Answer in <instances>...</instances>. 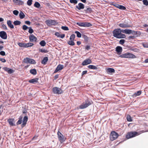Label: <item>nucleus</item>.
<instances>
[{
	"mask_svg": "<svg viewBox=\"0 0 148 148\" xmlns=\"http://www.w3.org/2000/svg\"><path fill=\"white\" fill-rule=\"evenodd\" d=\"M121 33L130 34L132 33V30L127 29L121 30L120 28H117L114 29L112 32L113 36L114 37L118 38H125V35Z\"/></svg>",
	"mask_w": 148,
	"mask_h": 148,
	"instance_id": "1",
	"label": "nucleus"
},
{
	"mask_svg": "<svg viewBox=\"0 0 148 148\" xmlns=\"http://www.w3.org/2000/svg\"><path fill=\"white\" fill-rule=\"evenodd\" d=\"M120 57L121 58H136V56L133 54L130 53H126L121 55Z\"/></svg>",
	"mask_w": 148,
	"mask_h": 148,
	"instance_id": "2",
	"label": "nucleus"
},
{
	"mask_svg": "<svg viewBox=\"0 0 148 148\" xmlns=\"http://www.w3.org/2000/svg\"><path fill=\"white\" fill-rule=\"evenodd\" d=\"M139 134L137 132H130L127 133L126 137L127 139H129L138 135Z\"/></svg>",
	"mask_w": 148,
	"mask_h": 148,
	"instance_id": "3",
	"label": "nucleus"
},
{
	"mask_svg": "<svg viewBox=\"0 0 148 148\" xmlns=\"http://www.w3.org/2000/svg\"><path fill=\"white\" fill-rule=\"evenodd\" d=\"M92 102L89 101L88 100H86L85 103H82L79 106V108L81 109H83L87 107L88 106L91 105Z\"/></svg>",
	"mask_w": 148,
	"mask_h": 148,
	"instance_id": "4",
	"label": "nucleus"
},
{
	"mask_svg": "<svg viewBox=\"0 0 148 148\" xmlns=\"http://www.w3.org/2000/svg\"><path fill=\"white\" fill-rule=\"evenodd\" d=\"M118 134L114 131L111 132L110 135V138L111 140L113 141L116 139L118 137Z\"/></svg>",
	"mask_w": 148,
	"mask_h": 148,
	"instance_id": "5",
	"label": "nucleus"
},
{
	"mask_svg": "<svg viewBox=\"0 0 148 148\" xmlns=\"http://www.w3.org/2000/svg\"><path fill=\"white\" fill-rule=\"evenodd\" d=\"M76 24L80 26L86 27H91L92 25L90 23L86 22H78Z\"/></svg>",
	"mask_w": 148,
	"mask_h": 148,
	"instance_id": "6",
	"label": "nucleus"
},
{
	"mask_svg": "<svg viewBox=\"0 0 148 148\" xmlns=\"http://www.w3.org/2000/svg\"><path fill=\"white\" fill-rule=\"evenodd\" d=\"M24 62L27 64H35L36 62L35 60L29 58H26L24 59Z\"/></svg>",
	"mask_w": 148,
	"mask_h": 148,
	"instance_id": "7",
	"label": "nucleus"
},
{
	"mask_svg": "<svg viewBox=\"0 0 148 148\" xmlns=\"http://www.w3.org/2000/svg\"><path fill=\"white\" fill-rule=\"evenodd\" d=\"M45 23L48 26L55 25L58 24L56 21L51 20H46L45 21Z\"/></svg>",
	"mask_w": 148,
	"mask_h": 148,
	"instance_id": "8",
	"label": "nucleus"
},
{
	"mask_svg": "<svg viewBox=\"0 0 148 148\" xmlns=\"http://www.w3.org/2000/svg\"><path fill=\"white\" fill-rule=\"evenodd\" d=\"M53 91L54 93L58 94H61L63 92L62 90L60 88L57 87L53 88Z\"/></svg>",
	"mask_w": 148,
	"mask_h": 148,
	"instance_id": "9",
	"label": "nucleus"
},
{
	"mask_svg": "<svg viewBox=\"0 0 148 148\" xmlns=\"http://www.w3.org/2000/svg\"><path fill=\"white\" fill-rule=\"evenodd\" d=\"M57 134L59 140L61 143L64 142L65 141V139L63 135L59 132H58Z\"/></svg>",
	"mask_w": 148,
	"mask_h": 148,
	"instance_id": "10",
	"label": "nucleus"
},
{
	"mask_svg": "<svg viewBox=\"0 0 148 148\" xmlns=\"http://www.w3.org/2000/svg\"><path fill=\"white\" fill-rule=\"evenodd\" d=\"M0 36L1 38L4 39H6L7 37L6 33L3 31L0 32Z\"/></svg>",
	"mask_w": 148,
	"mask_h": 148,
	"instance_id": "11",
	"label": "nucleus"
},
{
	"mask_svg": "<svg viewBox=\"0 0 148 148\" xmlns=\"http://www.w3.org/2000/svg\"><path fill=\"white\" fill-rule=\"evenodd\" d=\"M92 61L89 59H88L85 60L82 62V64L83 66L87 65L91 63Z\"/></svg>",
	"mask_w": 148,
	"mask_h": 148,
	"instance_id": "12",
	"label": "nucleus"
},
{
	"mask_svg": "<svg viewBox=\"0 0 148 148\" xmlns=\"http://www.w3.org/2000/svg\"><path fill=\"white\" fill-rule=\"evenodd\" d=\"M63 67L64 66L63 65L59 64L57 66V68L55 71L54 73H56L58 72V71L62 70L63 69Z\"/></svg>",
	"mask_w": 148,
	"mask_h": 148,
	"instance_id": "13",
	"label": "nucleus"
},
{
	"mask_svg": "<svg viewBox=\"0 0 148 148\" xmlns=\"http://www.w3.org/2000/svg\"><path fill=\"white\" fill-rule=\"evenodd\" d=\"M29 39L31 42H34L36 41L37 38L33 35H32L29 36Z\"/></svg>",
	"mask_w": 148,
	"mask_h": 148,
	"instance_id": "14",
	"label": "nucleus"
},
{
	"mask_svg": "<svg viewBox=\"0 0 148 148\" xmlns=\"http://www.w3.org/2000/svg\"><path fill=\"white\" fill-rule=\"evenodd\" d=\"M3 69L5 71H7L8 73L10 74H11L14 72V71L13 70L7 67H4Z\"/></svg>",
	"mask_w": 148,
	"mask_h": 148,
	"instance_id": "15",
	"label": "nucleus"
},
{
	"mask_svg": "<svg viewBox=\"0 0 148 148\" xmlns=\"http://www.w3.org/2000/svg\"><path fill=\"white\" fill-rule=\"evenodd\" d=\"M28 120V117L27 116H24L23 120V123L21 125L22 127H24L26 124V122Z\"/></svg>",
	"mask_w": 148,
	"mask_h": 148,
	"instance_id": "16",
	"label": "nucleus"
},
{
	"mask_svg": "<svg viewBox=\"0 0 148 148\" xmlns=\"http://www.w3.org/2000/svg\"><path fill=\"white\" fill-rule=\"evenodd\" d=\"M84 5L82 3H80L78 4V6H76V7L79 10H80L81 9H83L84 8Z\"/></svg>",
	"mask_w": 148,
	"mask_h": 148,
	"instance_id": "17",
	"label": "nucleus"
},
{
	"mask_svg": "<svg viewBox=\"0 0 148 148\" xmlns=\"http://www.w3.org/2000/svg\"><path fill=\"white\" fill-rule=\"evenodd\" d=\"M116 50L118 54H120L122 51V48L121 47L117 46L116 48Z\"/></svg>",
	"mask_w": 148,
	"mask_h": 148,
	"instance_id": "18",
	"label": "nucleus"
},
{
	"mask_svg": "<svg viewBox=\"0 0 148 148\" xmlns=\"http://www.w3.org/2000/svg\"><path fill=\"white\" fill-rule=\"evenodd\" d=\"M119 26L120 27L122 28H127L130 27V26L124 23L120 24L119 25Z\"/></svg>",
	"mask_w": 148,
	"mask_h": 148,
	"instance_id": "19",
	"label": "nucleus"
},
{
	"mask_svg": "<svg viewBox=\"0 0 148 148\" xmlns=\"http://www.w3.org/2000/svg\"><path fill=\"white\" fill-rule=\"evenodd\" d=\"M8 121L10 125L11 126H14L15 125L14 120L12 119H9L8 120Z\"/></svg>",
	"mask_w": 148,
	"mask_h": 148,
	"instance_id": "20",
	"label": "nucleus"
},
{
	"mask_svg": "<svg viewBox=\"0 0 148 148\" xmlns=\"http://www.w3.org/2000/svg\"><path fill=\"white\" fill-rule=\"evenodd\" d=\"M7 24L8 26L11 28H13L14 26L12 23V22L10 20H8L7 22Z\"/></svg>",
	"mask_w": 148,
	"mask_h": 148,
	"instance_id": "21",
	"label": "nucleus"
},
{
	"mask_svg": "<svg viewBox=\"0 0 148 148\" xmlns=\"http://www.w3.org/2000/svg\"><path fill=\"white\" fill-rule=\"evenodd\" d=\"M38 78H36L29 80V82L33 84H34L38 82Z\"/></svg>",
	"mask_w": 148,
	"mask_h": 148,
	"instance_id": "22",
	"label": "nucleus"
},
{
	"mask_svg": "<svg viewBox=\"0 0 148 148\" xmlns=\"http://www.w3.org/2000/svg\"><path fill=\"white\" fill-rule=\"evenodd\" d=\"M48 60V58L47 57H44L43 60L41 61L42 64H46Z\"/></svg>",
	"mask_w": 148,
	"mask_h": 148,
	"instance_id": "23",
	"label": "nucleus"
},
{
	"mask_svg": "<svg viewBox=\"0 0 148 148\" xmlns=\"http://www.w3.org/2000/svg\"><path fill=\"white\" fill-rule=\"evenodd\" d=\"M106 71L107 73H113L114 72L115 70L113 68H109L107 69Z\"/></svg>",
	"mask_w": 148,
	"mask_h": 148,
	"instance_id": "24",
	"label": "nucleus"
},
{
	"mask_svg": "<svg viewBox=\"0 0 148 148\" xmlns=\"http://www.w3.org/2000/svg\"><path fill=\"white\" fill-rule=\"evenodd\" d=\"M84 11L86 13H91L92 11V9L90 8H85Z\"/></svg>",
	"mask_w": 148,
	"mask_h": 148,
	"instance_id": "25",
	"label": "nucleus"
},
{
	"mask_svg": "<svg viewBox=\"0 0 148 148\" xmlns=\"http://www.w3.org/2000/svg\"><path fill=\"white\" fill-rule=\"evenodd\" d=\"M20 18L21 19H23L25 17V15L22 11H21L19 14Z\"/></svg>",
	"mask_w": 148,
	"mask_h": 148,
	"instance_id": "26",
	"label": "nucleus"
},
{
	"mask_svg": "<svg viewBox=\"0 0 148 148\" xmlns=\"http://www.w3.org/2000/svg\"><path fill=\"white\" fill-rule=\"evenodd\" d=\"M34 45V44L32 43L29 42L25 43V48L28 47H31Z\"/></svg>",
	"mask_w": 148,
	"mask_h": 148,
	"instance_id": "27",
	"label": "nucleus"
},
{
	"mask_svg": "<svg viewBox=\"0 0 148 148\" xmlns=\"http://www.w3.org/2000/svg\"><path fill=\"white\" fill-rule=\"evenodd\" d=\"M141 94V92L140 91H138L136 92L133 95V97H135L137 96H139Z\"/></svg>",
	"mask_w": 148,
	"mask_h": 148,
	"instance_id": "28",
	"label": "nucleus"
},
{
	"mask_svg": "<svg viewBox=\"0 0 148 148\" xmlns=\"http://www.w3.org/2000/svg\"><path fill=\"white\" fill-rule=\"evenodd\" d=\"M30 72L34 75H35L37 73L36 70L35 69L30 70Z\"/></svg>",
	"mask_w": 148,
	"mask_h": 148,
	"instance_id": "29",
	"label": "nucleus"
},
{
	"mask_svg": "<svg viewBox=\"0 0 148 148\" xmlns=\"http://www.w3.org/2000/svg\"><path fill=\"white\" fill-rule=\"evenodd\" d=\"M88 68L91 69H97V67L93 65H89L88 66Z\"/></svg>",
	"mask_w": 148,
	"mask_h": 148,
	"instance_id": "30",
	"label": "nucleus"
},
{
	"mask_svg": "<svg viewBox=\"0 0 148 148\" xmlns=\"http://www.w3.org/2000/svg\"><path fill=\"white\" fill-rule=\"evenodd\" d=\"M73 41L74 40H70L68 42V44L70 45L73 46L75 45V43L73 42Z\"/></svg>",
	"mask_w": 148,
	"mask_h": 148,
	"instance_id": "31",
	"label": "nucleus"
},
{
	"mask_svg": "<svg viewBox=\"0 0 148 148\" xmlns=\"http://www.w3.org/2000/svg\"><path fill=\"white\" fill-rule=\"evenodd\" d=\"M21 23V22L18 21H16L14 22V24L15 25H20Z\"/></svg>",
	"mask_w": 148,
	"mask_h": 148,
	"instance_id": "32",
	"label": "nucleus"
},
{
	"mask_svg": "<svg viewBox=\"0 0 148 148\" xmlns=\"http://www.w3.org/2000/svg\"><path fill=\"white\" fill-rule=\"evenodd\" d=\"M40 44L42 46L44 47L45 46L46 43L44 40H43L40 41Z\"/></svg>",
	"mask_w": 148,
	"mask_h": 148,
	"instance_id": "33",
	"label": "nucleus"
},
{
	"mask_svg": "<svg viewBox=\"0 0 148 148\" xmlns=\"http://www.w3.org/2000/svg\"><path fill=\"white\" fill-rule=\"evenodd\" d=\"M34 6L36 8H39L40 6V4L38 2H36L34 4Z\"/></svg>",
	"mask_w": 148,
	"mask_h": 148,
	"instance_id": "34",
	"label": "nucleus"
},
{
	"mask_svg": "<svg viewBox=\"0 0 148 148\" xmlns=\"http://www.w3.org/2000/svg\"><path fill=\"white\" fill-rule=\"evenodd\" d=\"M75 33L76 34L77 36L78 37L80 38L81 37V34L79 32L76 31L75 32Z\"/></svg>",
	"mask_w": 148,
	"mask_h": 148,
	"instance_id": "35",
	"label": "nucleus"
},
{
	"mask_svg": "<svg viewBox=\"0 0 148 148\" xmlns=\"http://www.w3.org/2000/svg\"><path fill=\"white\" fill-rule=\"evenodd\" d=\"M119 8L123 10H125L126 9V8L125 7L119 5Z\"/></svg>",
	"mask_w": 148,
	"mask_h": 148,
	"instance_id": "36",
	"label": "nucleus"
},
{
	"mask_svg": "<svg viewBox=\"0 0 148 148\" xmlns=\"http://www.w3.org/2000/svg\"><path fill=\"white\" fill-rule=\"evenodd\" d=\"M75 37V35L74 34H72L71 35L70 38V40H74Z\"/></svg>",
	"mask_w": 148,
	"mask_h": 148,
	"instance_id": "37",
	"label": "nucleus"
},
{
	"mask_svg": "<svg viewBox=\"0 0 148 148\" xmlns=\"http://www.w3.org/2000/svg\"><path fill=\"white\" fill-rule=\"evenodd\" d=\"M142 45L145 48H148V43H142Z\"/></svg>",
	"mask_w": 148,
	"mask_h": 148,
	"instance_id": "38",
	"label": "nucleus"
},
{
	"mask_svg": "<svg viewBox=\"0 0 148 148\" xmlns=\"http://www.w3.org/2000/svg\"><path fill=\"white\" fill-rule=\"evenodd\" d=\"M25 43H19L18 44V45L21 47H25Z\"/></svg>",
	"mask_w": 148,
	"mask_h": 148,
	"instance_id": "39",
	"label": "nucleus"
},
{
	"mask_svg": "<svg viewBox=\"0 0 148 148\" xmlns=\"http://www.w3.org/2000/svg\"><path fill=\"white\" fill-rule=\"evenodd\" d=\"M127 119L128 121H132V119L131 116L129 115H128L127 117Z\"/></svg>",
	"mask_w": 148,
	"mask_h": 148,
	"instance_id": "40",
	"label": "nucleus"
},
{
	"mask_svg": "<svg viewBox=\"0 0 148 148\" xmlns=\"http://www.w3.org/2000/svg\"><path fill=\"white\" fill-rule=\"evenodd\" d=\"M61 29L65 31H67L69 30V28L68 27L66 26H62L61 27Z\"/></svg>",
	"mask_w": 148,
	"mask_h": 148,
	"instance_id": "41",
	"label": "nucleus"
},
{
	"mask_svg": "<svg viewBox=\"0 0 148 148\" xmlns=\"http://www.w3.org/2000/svg\"><path fill=\"white\" fill-rule=\"evenodd\" d=\"M16 1L18 3L19 5H22L23 4V1L21 0H16Z\"/></svg>",
	"mask_w": 148,
	"mask_h": 148,
	"instance_id": "42",
	"label": "nucleus"
},
{
	"mask_svg": "<svg viewBox=\"0 0 148 148\" xmlns=\"http://www.w3.org/2000/svg\"><path fill=\"white\" fill-rule=\"evenodd\" d=\"M143 2L144 5L146 6L148 5V1L147 0H143Z\"/></svg>",
	"mask_w": 148,
	"mask_h": 148,
	"instance_id": "43",
	"label": "nucleus"
},
{
	"mask_svg": "<svg viewBox=\"0 0 148 148\" xmlns=\"http://www.w3.org/2000/svg\"><path fill=\"white\" fill-rule=\"evenodd\" d=\"M70 2L72 3L76 4L77 3V1L76 0H70Z\"/></svg>",
	"mask_w": 148,
	"mask_h": 148,
	"instance_id": "44",
	"label": "nucleus"
},
{
	"mask_svg": "<svg viewBox=\"0 0 148 148\" xmlns=\"http://www.w3.org/2000/svg\"><path fill=\"white\" fill-rule=\"evenodd\" d=\"M82 37L84 38L85 40L87 41L88 40V38L87 36L84 35H82Z\"/></svg>",
	"mask_w": 148,
	"mask_h": 148,
	"instance_id": "45",
	"label": "nucleus"
},
{
	"mask_svg": "<svg viewBox=\"0 0 148 148\" xmlns=\"http://www.w3.org/2000/svg\"><path fill=\"white\" fill-rule=\"evenodd\" d=\"M13 14L16 16H17L18 14L19 13L18 11L16 10H14L13 11Z\"/></svg>",
	"mask_w": 148,
	"mask_h": 148,
	"instance_id": "46",
	"label": "nucleus"
},
{
	"mask_svg": "<svg viewBox=\"0 0 148 148\" xmlns=\"http://www.w3.org/2000/svg\"><path fill=\"white\" fill-rule=\"evenodd\" d=\"M32 0H28L27 1V4L29 6H30L32 4Z\"/></svg>",
	"mask_w": 148,
	"mask_h": 148,
	"instance_id": "47",
	"label": "nucleus"
},
{
	"mask_svg": "<svg viewBox=\"0 0 148 148\" xmlns=\"http://www.w3.org/2000/svg\"><path fill=\"white\" fill-rule=\"evenodd\" d=\"M29 30L28 31L29 32V33L32 34L34 32L33 29L31 28V27H29Z\"/></svg>",
	"mask_w": 148,
	"mask_h": 148,
	"instance_id": "48",
	"label": "nucleus"
},
{
	"mask_svg": "<svg viewBox=\"0 0 148 148\" xmlns=\"http://www.w3.org/2000/svg\"><path fill=\"white\" fill-rule=\"evenodd\" d=\"M28 28H29V27L25 25H24L23 26V29L25 30H27Z\"/></svg>",
	"mask_w": 148,
	"mask_h": 148,
	"instance_id": "49",
	"label": "nucleus"
},
{
	"mask_svg": "<svg viewBox=\"0 0 148 148\" xmlns=\"http://www.w3.org/2000/svg\"><path fill=\"white\" fill-rule=\"evenodd\" d=\"M125 42V40L124 39H121L119 41V43L123 45Z\"/></svg>",
	"mask_w": 148,
	"mask_h": 148,
	"instance_id": "50",
	"label": "nucleus"
},
{
	"mask_svg": "<svg viewBox=\"0 0 148 148\" xmlns=\"http://www.w3.org/2000/svg\"><path fill=\"white\" fill-rule=\"evenodd\" d=\"M22 118H21L20 119H19V120L18 121L17 124V125L20 124H21L22 123Z\"/></svg>",
	"mask_w": 148,
	"mask_h": 148,
	"instance_id": "51",
	"label": "nucleus"
},
{
	"mask_svg": "<svg viewBox=\"0 0 148 148\" xmlns=\"http://www.w3.org/2000/svg\"><path fill=\"white\" fill-rule=\"evenodd\" d=\"M0 54L3 56H5V52L3 51H1L0 52Z\"/></svg>",
	"mask_w": 148,
	"mask_h": 148,
	"instance_id": "52",
	"label": "nucleus"
},
{
	"mask_svg": "<svg viewBox=\"0 0 148 148\" xmlns=\"http://www.w3.org/2000/svg\"><path fill=\"white\" fill-rule=\"evenodd\" d=\"M39 51H40L42 52H44V53H46L47 52V51L46 50H45V49H40L39 50Z\"/></svg>",
	"mask_w": 148,
	"mask_h": 148,
	"instance_id": "53",
	"label": "nucleus"
},
{
	"mask_svg": "<svg viewBox=\"0 0 148 148\" xmlns=\"http://www.w3.org/2000/svg\"><path fill=\"white\" fill-rule=\"evenodd\" d=\"M55 35L59 37L60 36V34L58 32H56L55 33Z\"/></svg>",
	"mask_w": 148,
	"mask_h": 148,
	"instance_id": "54",
	"label": "nucleus"
},
{
	"mask_svg": "<svg viewBox=\"0 0 148 148\" xmlns=\"http://www.w3.org/2000/svg\"><path fill=\"white\" fill-rule=\"evenodd\" d=\"M113 5L116 7L119 8V5L117 3H114L113 4Z\"/></svg>",
	"mask_w": 148,
	"mask_h": 148,
	"instance_id": "55",
	"label": "nucleus"
},
{
	"mask_svg": "<svg viewBox=\"0 0 148 148\" xmlns=\"http://www.w3.org/2000/svg\"><path fill=\"white\" fill-rule=\"evenodd\" d=\"M0 60L3 62H6L4 58H0Z\"/></svg>",
	"mask_w": 148,
	"mask_h": 148,
	"instance_id": "56",
	"label": "nucleus"
},
{
	"mask_svg": "<svg viewBox=\"0 0 148 148\" xmlns=\"http://www.w3.org/2000/svg\"><path fill=\"white\" fill-rule=\"evenodd\" d=\"M25 23L28 25H30V22L29 21H25Z\"/></svg>",
	"mask_w": 148,
	"mask_h": 148,
	"instance_id": "57",
	"label": "nucleus"
},
{
	"mask_svg": "<svg viewBox=\"0 0 148 148\" xmlns=\"http://www.w3.org/2000/svg\"><path fill=\"white\" fill-rule=\"evenodd\" d=\"M87 73V71H83L82 73V75H83L86 74Z\"/></svg>",
	"mask_w": 148,
	"mask_h": 148,
	"instance_id": "58",
	"label": "nucleus"
},
{
	"mask_svg": "<svg viewBox=\"0 0 148 148\" xmlns=\"http://www.w3.org/2000/svg\"><path fill=\"white\" fill-rule=\"evenodd\" d=\"M65 36V35L64 34H62L61 35H60V36L59 37H60V38H64V37Z\"/></svg>",
	"mask_w": 148,
	"mask_h": 148,
	"instance_id": "59",
	"label": "nucleus"
},
{
	"mask_svg": "<svg viewBox=\"0 0 148 148\" xmlns=\"http://www.w3.org/2000/svg\"><path fill=\"white\" fill-rule=\"evenodd\" d=\"M90 48V46L88 45H87L86 47V49L87 50L89 49Z\"/></svg>",
	"mask_w": 148,
	"mask_h": 148,
	"instance_id": "60",
	"label": "nucleus"
},
{
	"mask_svg": "<svg viewBox=\"0 0 148 148\" xmlns=\"http://www.w3.org/2000/svg\"><path fill=\"white\" fill-rule=\"evenodd\" d=\"M134 36H130L128 37V38H129V39H134Z\"/></svg>",
	"mask_w": 148,
	"mask_h": 148,
	"instance_id": "61",
	"label": "nucleus"
},
{
	"mask_svg": "<svg viewBox=\"0 0 148 148\" xmlns=\"http://www.w3.org/2000/svg\"><path fill=\"white\" fill-rule=\"evenodd\" d=\"M77 44L78 45H79L81 44V42L80 41H78L77 42Z\"/></svg>",
	"mask_w": 148,
	"mask_h": 148,
	"instance_id": "62",
	"label": "nucleus"
},
{
	"mask_svg": "<svg viewBox=\"0 0 148 148\" xmlns=\"http://www.w3.org/2000/svg\"><path fill=\"white\" fill-rule=\"evenodd\" d=\"M27 112V111L25 109H24L23 111V113H25Z\"/></svg>",
	"mask_w": 148,
	"mask_h": 148,
	"instance_id": "63",
	"label": "nucleus"
},
{
	"mask_svg": "<svg viewBox=\"0 0 148 148\" xmlns=\"http://www.w3.org/2000/svg\"><path fill=\"white\" fill-rule=\"evenodd\" d=\"M132 50L136 52V51H137L138 50V49H132Z\"/></svg>",
	"mask_w": 148,
	"mask_h": 148,
	"instance_id": "64",
	"label": "nucleus"
}]
</instances>
